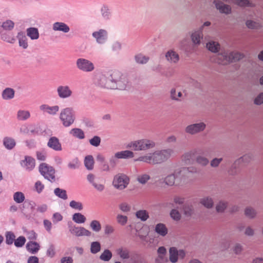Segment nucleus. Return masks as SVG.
<instances>
[{
	"instance_id": "22",
	"label": "nucleus",
	"mask_w": 263,
	"mask_h": 263,
	"mask_svg": "<svg viewBox=\"0 0 263 263\" xmlns=\"http://www.w3.org/2000/svg\"><path fill=\"white\" fill-rule=\"evenodd\" d=\"M15 90L10 87L4 89L2 92V98L4 100H10L14 98Z\"/></svg>"
},
{
	"instance_id": "30",
	"label": "nucleus",
	"mask_w": 263,
	"mask_h": 263,
	"mask_svg": "<svg viewBox=\"0 0 263 263\" xmlns=\"http://www.w3.org/2000/svg\"><path fill=\"white\" fill-rule=\"evenodd\" d=\"M170 260L172 263H176L178 259V250L175 247H171L169 249Z\"/></svg>"
},
{
	"instance_id": "25",
	"label": "nucleus",
	"mask_w": 263,
	"mask_h": 263,
	"mask_svg": "<svg viewBox=\"0 0 263 263\" xmlns=\"http://www.w3.org/2000/svg\"><path fill=\"white\" fill-rule=\"evenodd\" d=\"M155 231L160 236L164 237L167 235L168 229L164 224L159 223L156 225Z\"/></svg>"
},
{
	"instance_id": "32",
	"label": "nucleus",
	"mask_w": 263,
	"mask_h": 263,
	"mask_svg": "<svg viewBox=\"0 0 263 263\" xmlns=\"http://www.w3.org/2000/svg\"><path fill=\"white\" fill-rule=\"evenodd\" d=\"M194 153L192 151L184 153L181 157L182 161L186 164H190L193 162Z\"/></svg>"
},
{
	"instance_id": "64",
	"label": "nucleus",
	"mask_w": 263,
	"mask_h": 263,
	"mask_svg": "<svg viewBox=\"0 0 263 263\" xmlns=\"http://www.w3.org/2000/svg\"><path fill=\"white\" fill-rule=\"evenodd\" d=\"M115 228L110 224H106L104 227V234L107 235L112 234L115 232Z\"/></svg>"
},
{
	"instance_id": "38",
	"label": "nucleus",
	"mask_w": 263,
	"mask_h": 263,
	"mask_svg": "<svg viewBox=\"0 0 263 263\" xmlns=\"http://www.w3.org/2000/svg\"><path fill=\"white\" fill-rule=\"evenodd\" d=\"M84 164L87 169L89 170H92L94 164L93 157L91 155H88L86 156L84 159Z\"/></svg>"
},
{
	"instance_id": "59",
	"label": "nucleus",
	"mask_w": 263,
	"mask_h": 263,
	"mask_svg": "<svg viewBox=\"0 0 263 263\" xmlns=\"http://www.w3.org/2000/svg\"><path fill=\"white\" fill-rule=\"evenodd\" d=\"M227 202L223 201H220L219 202V203L217 204L216 207V211L218 212H223L225 210V209L227 207Z\"/></svg>"
},
{
	"instance_id": "55",
	"label": "nucleus",
	"mask_w": 263,
	"mask_h": 263,
	"mask_svg": "<svg viewBox=\"0 0 263 263\" xmlns=\"http://www.w3.org/2000/svg\"><path fill=\"white\" fill-rule=\"evenodd\" d=\"M26 241V239L25 237L24 236H21L14 240V243L15 247L20 248L25 245Z\"/></svg>"
},
{
	"instance_id": "43",
	"label": "nucleus",
	"mask_w": 263,
	"mask_h": 263,
	"mask_svg": "<svg viewBox=\"0 0 263 263\" xmlns=\"http://www.w3.org/2000/svg\"><path fill=\"white\" fill-rule=\"evenodd\" d=\"M13 200L16 203H21L25 199V195L21 192H16L13 194Z\"/></svg>"
},
{
	"instance_id": "5",
	"label": "nucleus",
	"mask_w": 263,
	"mask_h": 263,
	"mask_svg": "<svg viewBox=\"0 0 263 263\" xmlns=\"http://www.w3.org/2000/svg\"><path fill=\"white\" fill-rule=\"evenodd\" d=\"M60 119L65 127L71 125L76 119L75 111L71 107H68L61 110Z\"/></svg>"
},
{
	"instance_id": "53",
	"label": "nucleus",
	"mask_w": 263,
	"mask_h": 263,
	"mask_svg": "<svg viewBox=\"0 0 263 263\" xmlns=\"http://www.w3.org/2000/svg\"><path fill=\"white\" fill-rule=\"evenodd\" d=\"M196 161L198 164L202 166H206L209 162L208 158L201 155H199L196 157Z\"/></svg>"
},
{
	"instance_id": "26",
	"label": "nucleus",
	"mask_w": 263,
	"mask_h": 263,
	"mask_svg": "<svg viewBox=\"0 0 263 263\" xmlns=\"http://www.w3.org/2000/svg\"><path fill=\"white\" fill-rule=\"evenodd\" d=\"M170 98L172 100L181 102L183 99V94L181 91H177L175 88H172L170 90Z\"/></svg>"
},
{
	"instance_id": "56",
	"label": "nucleus",
	"mask_w": 263,
	"mask_h": 263,
	"mask_svg": "<svg viewBox=\"0 0 263 263\" xmlns=\"http://www.w3.org/2000/svg\"><path fill=\"white\" fill-rule=\"evenodd\" d=\"M117 222L121 226H124L126 224L128 220V218L126 216H124L121 214H118L117 216Z\"/></svg>"
},
{
	"instance_id": "12",
	"label": "nucleus",
	"mask_w": 263,
	"mask_h": 263,
	"mask_svg": "<svg viewBox=\"0 0 263 263\" xmlns=\"http://www.w3.org/2000/svg\"><path fill=\"white\" fill-rule=\"evenodd\" d=\"M57 95L61 99L71 97L73 92L70 86L67 85H60L57 88Z\"/></svg>"
},
{
	"instance_id": "10",
	"label": "nucleus",
	"mask_w": 263,
	"mask_h": 263,
	"mask_svg": "<svg viewBox=\"0 0 263 263\" xmlns=\"http://www.w3.org/2000/svg\"><path fill=\"white\" fill-rule=\"evenodd\" d=\"M206 125L203 122L191 124L187 125L184 129L186 134L195 135L197 134L203 132L205 128Z\"/></svg>"
},
{
	"instance_id": "42",
	"label": "nucleus",
	"mask_w": 263,
	"mask_h": 263,
	"mask_svg": "<svg viewBox=\"0 0 263 263\" xmlns=\"http://www.w3.org/2000/svg\"><path fill=\"white\" fill-rule=\"evenodd\" d=\"M187 170L186 169V167H183L176 169L175 171L176 173L178 178L180 179H182L188 176L189 173Z\"/></svg>"
},
{
	"instance_id": "45",
	"label": "nucleus",
	"mask_w": 263,
	"mask_h": 263,
	"mask_svg": "<svg viewBox=\"0 0 263 263\" xmlns=\"http://www.w3.org/2000/svg\"><path fill=\"white\" fill-rule=\"evenodd\" d=\"M253 156L251 154H247L244 155L239 159H237L239 163H243L245 164L249 163L253 159Z\"/></svg>"
},
{
	"instance_id": "3",
	"label": "nucleus",
	"mask_w": 263,
	"mask_h": 263,
	"mask_svg": "<svg viewBox=\"0 0 263 263\" xmlns=\"http://www.w3.org/2000/svg\"><path fill=\"white\" fill-rule=\"evenodd\" d=\"M111 89L125 90L129 86L127 76L118 70L110 73Z\"/></svg>"
},
{
	"instance_id": "15",
	"label": "nucleus",
	"mask_w": 263,
	"mask_h": 263,
	"mask_svg": "<svg viewBox=\"0 0 263 263\" xmlns=\"http://www.w3.org/2000/svg\"><path fill=\"white\" fill-rule=\"evenodd\" d=\"M191 38L194 46L199 45L203 38L201 29L194 31L191 34Z\"/></svg>"
},
{
	"instance_id": "44",
	"label": "nucleus",
	"mask_w": 263,
	"mask_h": 263,
	"mask_svg": "<svg viewBox=\"0 0 263 263\" xmlns=\"http://www.w3.org/2000/svg\"><path fill=\"white\" fill-rule=\"evenodd\" d=\"M182 210L185 216H191L194 213V209L192 205L185 204L183 205Z\"/></svg>"
},
{
	"instance_id": "63",
	"label": "nucleus",
	"mask_w": 263,
	"mask_h": 263,
	"mask_svg": "<svg viewBox=\"0 0 263 263\" xmlns=\"http://www.w3.org/2000/svg\"><path fill=\"white\" fill-rule=\"evenodd\" d=\"M80 166L79 161L77 158L74 159L68 164V166L70 169H76Z\"/></svg>"
},
{
	"instance_id": "18",
	"label": "nucleus",
	"mask_w": 263,
	"mask_h": 263,
	"mask_svg": "<svg viewBox=\"0 0 263 263\" xmlns=\"http://www.w3.org/2000/svg\"><path fill=\"white\" fill-rule=\"evenodd\" d=\"M47 146L55 151H60L62 150L61 144L59 139L55 137H52L47 143Z\"/></svg>"
},
{
	"instance_id": "7",
	"label": "nucleus",
	"mask_w": 263,
	"mask_h": 263,
	"mask_svg": "<svg viewBox=\"0 0 263 263\" xmlns=\"http://www.w3.org/2000/svg\"><path fill=\"white\" fill-rule=\"evenodd\" d=\"M94 83L100 88L111 89L110 73L105 74L99 73L96 74L94 78Z\"/></svg>"
},
{
	"instance_id": "62",
	"label": "nucleus",
	"mask_w": 263,
	"mask_h": 263,
	"mask_svg": "<svg viewBox=\"0 0 263 263\" xmlns=\"http://www.w3.org/2000/svg\"><path fill=\"white\" fill-rule=\"evenodd\" d=\"M150 179V176L147 174H143L138 176L137 180L141 184H145Z\"/></svg>"
},
{
	"instance_id": "11",
	"label": "nucleus",
	"mask_w": 263,
	"mask_h": 263,
	"mask_svg": "<svg viewBox=\"0 0 263 263\" xmlns=\"http://www.w3.org/2000/svg\"><path fill=\"white\" fill-rule=\"evenodd\" d=\"M129 183V178L124 174H118L114 177L113 185L117 189L123 190Z\"/></svg>"
},
{
	"instance_id": "23",
	"label": "nucleus",
	"mask_w": 263,
	"mask_h": 263,
	"mask_svg": "<svg viewBox=\"0 0 263 263\" xmlns=\"http://www.w3.org/2000/svg\"><path fill=\"white\" fill-rule=\"evenodd\" d=\"M26 249L31 254H36L40 249L39 243L35 241H30L26 245Z\"/></svg>"
},
{
	"instance_id": "33",
	"label": "nucleus",
	"mask_w": 263,
	"mask_h": 263,
	"mask_svg": "<svg viewBox=\"0 0 263 263\" xmlns=\"http://www.w3.org/2000/svg\"><path fill=\"white\" fill-rule=\"evenodd\" d=\"M27 34L31 40H36L39 37V33L36 28H29L27 29Z\"/></svg>"
},
{
	"instance_id": "51",
	"label": "nucleus",
	"mask_w": 263,
	"mask_h": 263,
	"mask_svg": "<svg viewBox=\"0 0 263 263\" xmlns=\"http://www.w3.org/2000/svg\"><path fill=\"white\" fill-rule=\"evenodd\" d=\"M102 16L105 19L108 20L110 17V12L108 7L106 5H103L101 8Z\"/></svg>"
},
{
	"instance_id": "52",
	"label": "nucleus",
	"mask_w": 263,
	"mask_h": 263,
	"mask_svg": "<svg viewBox=\"0 0 263 263\" xmlns=\"http://www.w3.org/2000/svg\"><path fill=\"white\" fill-rule=\"evenodd\" d=\"M15 236L14 234L11 232H7L6 233V243L8 245H12L14 241Z\"/></svg>"
},
{
	"instance_id": "13",
	"label": "nucleus",
	"mask_w": 263,
	"mask_h": 263,
	"mask_svg": "<svg viewBox=\"0 0 263 263\" xmlns=\"http://www.w3.org/2000/svg\"><path fill=\"white\" fill-rule=\"evenodd\" d=\"M92 36L95 39L96 42L100 45L105 44L108 39V32L106 30L100 29L94 31Z\"/></svg>"
},
{
	"instance_id": "41",
	"label": "nucleus",
	"mask_w": 263,
	"mask_h": 263,
	"mask_svg": "<svg viewBox=\"0 0 263 263\" xmlns=\"http://www.w3.org/2000/svg\"><path fill=\"white\" fill-rule=\"evenodd\" d=\"M54 194L63 200H66L68 198L66 191L60 188H55L54 190Z\"/></svg>"
},
{
	"instance_id": "16",
	"label": "nucleus",
	"mask_w": 263,
	"mask_h": 263,
	"mask_svg": "<svg viewBox=\"0 0 263 263\" xmlns=\"http://www.w3.org/2000/svg\"><path fill=\"white\" fill-rule=\"evenodd\" d=\"M87 179L88 181L94 187V188L96 189L97 191L99 192H102L104 190V185L101 183H100L99 181L95 179V177L93 174H90L88 175Z\"/></svg>"
},
{
	"instance_id": "20",
	"label": "nucleus",
	"mask_w": 263,
	"mask_h": 263,
	"mask_svg": "<svg viewBox=\"0 0 263 263\" xmlns=\"http://www.w3.org/2000/svg\"><path fill=\"white\" fill-rule=\"evenodd\" d=\"M214 4L217 9L219 10L221 13L230 14L231 12V8L229 5L223 4L222 2L214 1Z\"/></svg>"
},
{
	"instance_id": "40",
	"label": "nucleus",
	"mask_w": 263,
	"mask_h": 263,
	"mask_svg": "<svg viewBox=\"0 0 263 263\" xmlns=\"http://www.w3.org/2000/svg\"><path fill=\"white\" fill-rule=\"evenodd\" d=\"M136 216L142 221H146L149 218L148 213L144 210L137 211Z\"/></svg>"
},
{
	"instance_id": "37",
	"label": "nucleus",
	"mask_w": 263,
	"mask_h": 263,
	"mask_svg": "<svg viewBox=\"0 0 263 263\" xmlns=\"http://www.w3.org/2000/svg\"><path fill=\"white\" fill-rule=\"evenodd\" d=\"M70 134L73 137L80 139H83L85 137L84 132L80 128H75L72 129L70 132Z\"/></svg>"
},
{
	"instance_id": "28",
	"label": "nucleus",
	"mask_w": 263,
	"mask_h": 263,
	"mask_svg": "<svg viewBox=\"0 0 263 263\" xmlns=\"http://www.w3.org/2000/svg\"><path fill=\"white\" fill-rule=\"evenodd\" d=\"M3 141L5 148L9 150L13 148L16 145L15 140L11 137H6L4 138Z\"/></svg>"
},
{
	"instance_id": "9",
	"label": "nucleus",
	"mask_w": 263,
	"mask_h": 263,
	"mask_svg": "<svg viewBox=\"0 0 263 263\" xmlns=\"http://www.w3.org/2000/svg\"><path fill=\"white\" fill-rule=\"evenodd\" d=\"M67 225L70 233L77 237L83 236H90L91 235V232L90 231L84 227H76L71 221L68 222Z\"/></svg>"
},
{
	"instance_id": "1",
	"label": "nucleus",
	"mask_w": 263,
	"mask_h": 263,
	"mask_svg": "<svg viewBox=\"0 0 263 263\" xmlns=\"http://www.w3.org/2000/svg\"><path fill=\"white\" fill-rule=\"evenodd\" d=\"M155 142L148 139H141L128 142L126 147L131 149L125 150L116 153V157L119 159H129L135 156L134 151H146L154 148Z\"/></svg>"
},
{
	"instance_id": "57",
	"label": "nucleus",
	"mask_w": 263,
	"mask_h": 263,
	"mask_svg": "<svg viewBox=\"0 0 263 263\" xmlns=\"http://www.w3.org/2000/svg\"><path fill=\"white\" fill-rule=\"evenodd\" d=\"M246 26L250 29H258L260 28V25L259 23L251 20H248L246 23Z\"/></svg>"
},
{
	"instance_id": "29",
	"label": "nucleus",
	"mask_w": 263,
	"mask_h": 263,
	"mask_svg": "<svg viewBox=\"0 0 263 263\" xmlns=\"http://www.w3.org/2000/svg\"><path fill=\"white\" fill-rule=\"evenodd\" d=\"M30 117V113L28 110H18L17 112L16 118L19 121H25Z\"/></svg>"
},
{
	"instance_id": "31",
	"label": "nucleus",
	"mask_w": 263,
	"mask_h": 263,
	"mask_svg": "<svg viewBox=\"0 0 263 263\" xmlns=\"http://www.w3.org/2000/svg\"><path fill=\"white\" fill-rule=\"evenodd\" d=\"M177 178H178L177 176L175 171H174V173L170 174L165 177L164 182L166 185L172 186L175 184V180Z\"/></svg>"
},
{
	"instance_id": "60",
	"label": "nucleus",
	"mask_w": 263,
	"mask_h": 263,
	"mask_svg": "<svg viewBox=\"0 0 263 263\" xmlns=\"http://www.w3.org/2000/svg\"><path fill=\"white\" fill-rule=\"evenodd\" d=\"M89 143L91 145L97 147L100 144L101 138L98 136H95L89 140Z\"/></svg>"
},
{
	"instance_id": "6",
	"label": "nucleus",
	"mask_w": 263,
	"mask_h": 263,
	"mask_svg": "<svg viewBox=\"0 0 263 263\" xmlns=\"http://www.w3.org/2000/svg\"><path fill=\"white\" fill-rule=\"evenodd\" d=\"M39 172L45 179L52 183L55 181V171L54 168L46 163L39 166Z\"/></svg>"
},
{
	"instance_id": "24",
	"label": "nucleus",
	"mask_w": 263,
	"mask_h": 263,
	"mask_svg": "<svg viewBox=\"0 0 263 263\" xmlns=\"http://www.w3.org/2000/svg\"><path fill=\"white\" fill-rule=\"evenodd\" d=\"M16 37L18 40L19 46L23 49H26L28 47V43L25 33L23 31H20L17 33Z\"/></svg>"
},
{
	"instance_id": "34",
	"label": "nucleus",
	"mask_w": 263,
	"mask_h": 263,
	"mask_svg": "<svg viewBox=\"0 0 263 263\" xmlns=\"http://www.w3.org/2000/svg\"><path fill=\"white\" fill-rule=\"evenodd\" d=\"M206 47L211 52H217L220 49V46L217 42L210 41L206 44Z\"/></svg>"
},
{
	"instance_id": "27",
	"label": "nucleus",
	"mask_w": 263,
	"mask_h": 263,
	"mask_svg": "<svg viewBox=\"0 0 263 263\" xmlns=\"http://www.w3.org/2000/svg\"><path fill=\"white\" fill-rule=\"evenodd\" d=\"M117 253L122 259H128L130 257L129 250L125 247H120L117 249Z\"/></svg>"
},
{
	"instance_id": "39",
	"label": "nucleus",
	"mask_w": 263,
	"mask_h": 263,
	"mask_svg": "<svg viewBox=\"0 0 263 263\" xmlns=\"http://www.w3.org/2000/svg\"><path fill=\"white\" fill-rule=\"evenodd\" d=\"M86 220V217L80 213H76L72 215V220L77 223H84Z\"/></svg>"
},
{
	"instance_id": "8",
	"label": "nucleus",
	"mask_w": 263,
	"mask_h": 263,
	"mask_svg": "<svg viewBox=\"0 0 263 263\" xmlns=\"http://www.w3.org/2000/svg\"><path fill=\"white\" fill-rule=\"evenodd\" d=\"M76 64L78 69L85 72H90L93 71L95 68L93 63L85 58L78 59Z\"/></svg>"
},
{
	"instance_id": "58",
	"label": "nucleus",
	"mask_w": 263,
	"mask_h": 263,
	"mask_svg": "<svg viewBox=\"0 0 263 263\" xmlns=\"http://www.w3.org/2000/svg\"><path fill=\"white\" fill-rule=\"evenodd\" d=\"M69 206L72 209L81 211L83 209L82 203L74 200H72L69 203Z\"/></svg>"
},
{
	"instance_id": "50",
	"label": "nucleus",
	"mask_w": 263,
	"mask_h": 263,
	"mask_svg": "<svg viewBox=\"0 0 263 263\" xmlns=\"http://www.w3.org/2000/svg\"><path fill=\"white\" fill-rule=\"evenodd\" d=\"M201 203L207 208H211L213 206V199L209 197H204L201 200Z\"/></svg>"
},
{
	"instance_id": "36",
	"label": "nucleus",
	"mask_w": 263,
	"mask_h": 263,
	"mask_svg": "<svg viewBox=\"0 0 263 263\" xmlns=\"http://www.w3.org/2000/svg\"><path fill=\"white\" fill-rule=\"evenodd\" d=\"M112 257L111 252L108 249H105L100 255L99 258L104 261H109Z\"/></svg>"
},
{
	"instance_id": "4",
	"label": "nucleus",
	"mask_w": 263,
	"mask_h": 263,
	"mask_svg": "<svg viewBox=\"0 0 263 263\" xmlns=\"http://www.w3.org/2000/svg\"><path fill=\"white\" fill-rule=\"evenodd\" d=\"M243 58V54L235 51H222L216 55L215 62L222 65L236 62Z\"/></svg>"
},
{
	"instance_id": "21",
	"label": "nucleus",
	"mask_w": 263,
	"mask_h": 263,
	"mask_svg": "<svg viewBox=\"0 0 263 263\" xmlns=\"http://www.w3.org/2000/svg\"><path fill=\"white\" fill-rule=\"evenodd\" d=\"M165 58L168 62L174 64L177 63L179 60L178 54L173 50H170L166 53Z\"/></svg>"
},
{
	"instance_id": "2",
	"label": "nucleus",
	"mask_w": 263,
	"mask_h": 263,
	"mask_svg": "<svg viewBox=\"0 0 263 263\" xmlns=\"http://www.w3.org/2000/svg\"><path fill=\"white\" fill-rule=\"evenodd\" d=\"M173 153V150L171 148L157 150L141 155L135 159L134 161L142 162L152 165L160 164L168 160Z\"/></svg>"
},
{
	"instance_id": "19",
	"label": "nucleus",
	"mask_w": 263,
	"mask_h": 263,
	"mask_svg": "<svg viewBox=\"0 0 263 263\" xmlns=\"http://www.w3.org/2000/svg\"><path fill=\"white\" fill-rule=\"evenodd\" d=\"M21 164L26 170L30 171L35 166V160L30 156H26L25 159L22 161Z\"/></svg>"
},
{
	"instance_id": "48",
	"label": "nucleus",
	"mask_w": 263,
	"mask_h": 263,
	"mask_svg": "<svg viewBox=\"0 0 263 263\" xmlns=\"http://www.w3.org/2000/svg\"><path fill=\"white\" fill-rule=\"evenodd\" d=\"M90 227L92 230L95 232H99L101 230V225L100 222L97 220H93L90 223Z\"/></svg>"
},
{
	"instance_id": "35",
	"label": "nucleus",
	"mask_w": 263,
	"mask_h": 263,
	"mask_svg": "<svg viewBox=\"0 0 263 263\" xmlns=\"http://www.w3.org/2000/svg\"><path fill=\"white\" fill-rule=\"evenodd\" d=\"M245 215L250 219H254L257 215V211L253 208L248 206L245 210Z\"/></svg>"
},
{
	"instance_id": "47",
	"label": "nucleus",
	"mask_w": 263,
	"mask_h": 263,
	"mask_svg": "<svg viewBox=\"0 0 263 263\" xmlns=\"http://www.w3.org/2000/svg\"><path fill=\"white\" fill-rule=\"evenodd\" d=\"M239 164L237 160L235 161L234 163L231 166L228 170V173L230 175L234 176L237 174L238 172V165Z\"/></svg>"
},
{
	"instance_id": "54",
	"label": "nucleus",
	"mask_w": 263,
	"mask_h": 263,
	"mask_svg": "<svg viewBox=\"0 0 263 263\" xmlns=\"http://www.w3.org/2000/svg\"><path fill=\"white\" fill-rule=\"evenodd\" d=\"M14 26V23L11 20H7L2 24V28L6 30H11Z\"/></svg>"
},
{
	"instance_id": "17",
	"label": "nucleus",
	"mask_w": 263,
	"mask_h": 263,
	"mask_svg": "<svg viewBox=\"0 0 263 263\" xmlns=\"http://www.w3.org/2000/svg\"><path fill=\"white\" fill-rule=\"evenodd\" d=\"M52 29L54 31H61L63 33H68L70 31L69 27L63 22H55L52 25Z\"/></svg>"
},
{
	"instance_id": "46",
	"label": "nucleus",
	"mask_w": 263,
	"mask_h": 263,
	"mask_svg": "<svg viewBox=\"0 0 263 263\" xmlns=\"http://www.w3.org/2000/svg\"><path fill=\"white\" fill-rule=\"evenodd\" d=\"M101 244L98 241H93L90 245V252L92 254H97L101 250Z\"/></svg>"
},
{
	"instance_id": "61",
	"label": "nucleus",
	"mask_w": 263,
	"mask_h": 263,
	"mask_svg": "<svg viewBox=\"0 0 263 263\" xmlns=\"http://www.w3.org/2000/svg\"><path fill=\"white\" fill-rule=\"evenodd\" d=\"M55 254V247L53 244H50L47 250L46 255L47 256L52 258L54 256Z\"/></svg>"
},
{
	"instance_id": "49",
	"label": "nucleus",
	"mask_w": 263,
	"mask_h": 263,
	"mask_svg": "<svg viewBox=\"0 0 263 263\" xmlns=\"http://www.w3.org/2000/svg\"><path fill=\"white\" fill-rule=\"evenodd\" d=\"M136 62L138 64H146L149 60V58L142 54H138L135 56Z\"/></svg>"
},
{
	"instance_id": "14",
	"label": "nucleus",
	"mask_w": 263,
	"mask_h": 263,
	"mask_svg": "<svg viewBox=\"0 0 263 263\" xmlns=\"http://www.w3.org/2000/svg\"><path fill=\"white\" fill-rule=\"evenodd\" d=\"M60 107L58 105L50 106L47 104H42L40 106V109L43 113H46L50 115L54 116L57 114L59 111Z\"/></svg>"
}]
</instances>
